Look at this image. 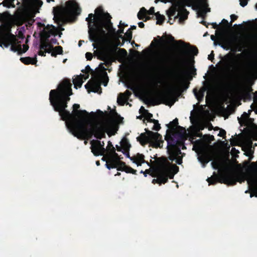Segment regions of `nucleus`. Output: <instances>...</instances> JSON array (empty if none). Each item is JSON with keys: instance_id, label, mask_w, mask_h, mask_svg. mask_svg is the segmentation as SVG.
Here are the masks:
<instances>
[{"instance_id": "f257e3e1", "label": "nucleus", "mask_w": 257, "mask_h": 257, "mask_svg": "<svg viewBox=\"0 0 257 257\" xmlns=\"http://www.w3.org/2000/svg\"><path fill=\"white\" fill-rule=\"evenodd\" d=\"M72 84L70 80L64 79L58 85L57 89L51 90L49 94L51 104L59 112L61 119L65 121L69 132L79 139L89 140L94 136L101 139L107 133L109 136L114 135L118 130L117 125L104 119L103 112L97 110L88 113L85 110H77L80 105L74 104L72 113L65 108L72 95Z\"/></svg>"}, {"instance_id": "f03ea898", "label": "nucleus", "mask_w": 257, "mask_h": 257, "mask_svg": "<svg viewBox=\"0 0 257 257\" xmlns=\"http://www.w3.org/2000/svg\"><path fill=\"white\" fill-rule=\"evenodd\" d=\"M95 15L94 17L93 14H90L86 19L88 22L89 38L93 42L92 46L94 49H99L98 57L104 61L106 65H109L113 60L117 47L111 44L102 46V41L108 36L106 31L110 36L123 39L122 34L125 25L120 22L119 29L116 32L112 27L111 17L108 13L105 14L101 8H97L95 10Z\"/></svg>"}, {"instance_id": "7ed1b4c3", "label": "nucleus", "mask_w": 257, "mask_h": 257, "mask_svg": "<svg viewBox=\"0 0 257 257\" xmlns=\"http://www.w3.org/2000/svg\"><path fill=\"white\" fill-rule=\"evenodd\" d=\"M26 21V17L23 14L19 13L12 16L8 12L0 14V22L3 27H0V46L8 48L10 50L17 52L19 55L26 52L29 48L26 44L22 45L24 38L17 37L11 33L12 25H22Z\"/></svg>"}, {"instance_id": "20e7f679", "label": "nucleus", "mask_w": 257, "mask_h": 257, "mask_svg": "<svg viewBox=\"0 0 257 257\" xmlns=\"http://www.w3.org/2000/svg\"><path fill=\"white\" fill-rule=\"evenodd\" d=\"M212 167L218 170V174L214 172L213 175L207 179L209 185H213L217 182L228 185H234L236 182L242 183L247 181L249 188L256 193L257 197V171H253L236 177L233 172L227 167H222V163L219 160L211 163Z\"/></svg>"}, {"instance_id": "39448f33", "label": "nucleus", "mask_w": 257, "mask_h": 257, "mask_svg": "<svg viewBox=\"0 0 257 257\" xmlns=\"http://www.w3.org/2000/svg\"><path fill=\"white\" fill-rule=\"evenodd\" d=\"M91 152L95 156L102 155V160L106 161L105 166L108 169L116 168L118 171L135 174L136 170L127 166L121 161L120 157L116 152L115 148L110 141H108L105 148L103 142L92 140L90 142Z\"/></svg>"}, {"instance_id": "423d86ee", "label": "nucleus", "mask_w": 257, "mask_h": 257, "mask_svg": "<svg viewBox=\"0 0 257 257\" xmlns=\"http://www.w3.org/2000/svg\"><path fill=\"white\" fill-rule=\"evenodd\" d=\"M37 32L41 37V44L38 53L39 55L44 56L46 52H51L52 56L62 54V48L61 46L53 47L52 44H56L57 40L55 38L58 34V30L53 25H47L46 26L42 22H36Z\"/></svg>"}, {"instance_id": "0eeeda50", "label": "nucleus", "mask_w": 257, "mask_h": 257, "mask_svg": "<svg viewBox=\"0 0 257 257\" xmlns=\"http://www.w3.org/2000/svg\"><path fill=\"white\" fill-rule=\"evenodd\" d=\"M187 137L186 130L180 126L175 133L166 135L165 140L168 144L167 152L169 159L172 162H175L178 165L182 163V158L185 154L181 152V148H185L184 144Z\"/></svg>"}, {"instance_id": "6e6552de", "label": "nucleus", "mask_w": 257, "mask_h": 257, "mask_svg": "<svg viewBox=\"0 0 257 257\" xmlns=\"http://www.w3.org/2000/svg\"><path fill=\"white\" fill-rule=\"evenodd\" d=\"M179 171V167L171 163L166 158H163L159 163L156 169L157 179H153L152 183H165L168 178L173 179L175 174Z\"/></svg>"}, {"instance_id": "1a4fd4ad", "label": "nucleus", "mask_w": 257, "mask_h": 257, "mask_svg": "<svg viewBox=\"0 0 257 257\" xmlns=\"http://www.w3.org/2000/svg\"><path fill=\"white\" fill-rule=\"evenodd\" d=\"M211 39L214 41L215 45L218 44L223 49L230 50L233 53L241 52L243 49L242 41L237 35L220 34L217 36V42L213 35L211 36Z\"/></svg>"}, {"instance_id": "9d476101", "label": "nucleus", "mask_w": 257, "mask_h": 257, "mask_svg": "<svg viewBox=\"0 0 257 257\" xmlns=\"http://www.w3.org/2000/svg\"><path fill=\"white\" fill-rule=\"evenodd\" d=\"M131 148V145L128 140L124 138L120 142V145H116V149L117 151H121L128 158H129L137 166H141L143 164L146 163L150 167L149 163L145 160L144 155L137 153L136 155L130 157L128 151Z\"/></svg>"}, {"instance_id": "9b49d317", "label": "nucleus", "mask_w": 257, "mask_h": 257, "mask_svg": "<svg viewBox=\"0 0 257 257\" xmlns=\"http://www.w3.org/2000/svg\"><path fill=\"white\" fill-rule=\"evenodd\" d=\"M181 2H174L172 6L167 11V15L169 18L168 22L170 24L173 23L174 21H171V17L174 16V19L179 18L180 23H182L187 18L188 12L183 9Z\"/></svg>"}, {"instance_id": "f8f14e48", "label": "nucleus", "mask_w": 257, "mask_h": 257, "mask_svg": "<svg viewBox=\"0 0 257 257\" xmlns=\"http://www.w3.org/2000/svg\"><path fill=\"white\" fill-rule=\"evenodd\" d=\"M162 136L158 133H154L150 131H147L145 133H142L137 138L138 141L142 145L149 144L150 146L158 148L162 147L163 141Z\"/></svg>"}, {"instance_id": "ddd939ff", "label": "nucleus", "mask_w": 257, "mask_h": 257, "mask_svg": "<svg viewBox=\"0 0 257 257\" xmlns=\"http://www.w3.org/2000/svg\"><path fill=\"white\" fill-rule=\"evenodd\" d=\"M103 80V85L105 86L108 82V77L105 73L93 74L92 78L85 85L88 93L90 92L101 93L100 84Z\"/></svg>"}, {"instance_id": "4468645a", "label": "nucleus", "mask_w": 257, "mask_h": 257, "mask_svg": "<svg viewBox=\"0 0 257 257\" xmlns=\"http://www.w3.org/2000/svg\"><path fill=\"white\" fill-rule=\"evenodd\" d=\"M176 43L180 48V52L177 58L179 63L183 64L189 57L197 55L198 50L196 47L191 46L181 40L177 41Z\"/></svg>"}, {"instance_id": "2eb2a0df", "label": "nucleus", "mask_w": 257, "mask_h": 257, "mask_svg": "<svg viewBox=\"0 0 257 257\" xmlns=\"http://www.w3.org/2000/svg\"><path fill=\"white\" fill-rule=\"evenodd\" d=\"M61 14H54V21L59 24L63 21L64 18H69L75 15H79L80 13V9L78 5L72 1H68L66 3L65 7L63 8Z\"/></svg>"}, {"instance_id": "dca6fc26", "label": "nucleus", "mask_w": 257, "mask_h": 257, "mask_svg": "<svg viewBox=\"0 0 257 257\" xmlns=\"http://www.w3.org/2000/svg\"><path fill=\"white\" fill-rule=\"evenodd\" d=\"M177 2H181L183 9L186 6H192V8L197 11L198 17L204 18L206 14L210 11L208 8V5L207 0H178Z\"/></svg>"}, {"instance_id": "f3484780", "label": "nucleus", "mask_w": 257, "mask_h": 257, "mask_svg": "<svg viewBox=\"0 0 257 257\" xmlns=\"http://www.w3.org/2000/svg\"><path fill=\"white\" fill-rule=\"evenodd\" d=\"M193 150L197 154L198 161L202 164V167H205L211 160V153L207 146L203 143L199 142L193 146Z\"/></svg>"}, {"instance_id": "a211bd4d", "label": "nucleus", "mask_w": 257, "mask_h": 257, "mask_svg": "<svg viewBox=\"0 0 257 257\" xmlns=\"http://www.w3.org/2000/svg\"><path fill=\"white\" fill-rule=\"evenodd\" d=\"M220 62L222 63L223 69L227 72L239 73L240 71L238 67L234 65V59L230 54L225 55Z\"/></svg>"}, {"instance_id": "6ab92c4d", "label": "nucleus", "mask_w": 257, "mask_h": 257, "mask_svg": "<svg viewBox=\"0 0 257 257\" xmlns=\"http://www.w3.org/2000/svg\"><path fill=\"white\" fill-rule=\"evenodd\" d=\"M252 140L257 141L256 134H252L250 138L245 142V147L246 150L245 152L246 155L248 156L252 155L253 153V151L252 150Z\"/></svg>"}, {"instance_id": "aec40b11", "label": "nucleus", "mask_w": 257, "mask_h": 257, "mask_svg": "<svg viewBox=\"0 0 257 257\" xmlns=\"http://www.w3.org/2000/svg\"><path fill=\"white\" fill-rule=\"evenodd\" d=\"M155 14L154 7H151L148 11L145 8H142L138 14V17L140 20H143L145 18L146 21L150 19L149 15H155Z\"/></svg>"}, {"instance_id": "412c9836", "label": "nucleus", "mask_w": 257, "mask_h": 257, "mask_svg": "<svg viewBox=\"0 0 257 257\" xmlns=\"http://www.w3.org/2000/svg\"><path fill=\"white\" fill-rule=\"evenodd\" d=\"M83 74L76 76L73 80L74 87L76 88L77 86L80 87L83 82L89 77V74L87 72H83Z\"/></svg>"}, {"instance_id": "4be33fe9", "label": "nucleus", "mask_w": 257, "mask_h": 257, "mask_svg": "<svg viewBox=\"0 0 257 257\" xmlns=\"http://www.w3.org/2000/svg\"><path fill=\"white\" fill-rule=\"evenodd\" d=\"M210 86L208 84H205L198 91H197L196 89H194V93L196 98L197 99L198 101H200L202 100L205 92L207 90V93H209V89Z\"/></svg>"}, {"instance_id": "5701e85b", "label": "nucleus", "mask_w": 257, "mask_h": 257, "mask_svg": "<svg viewBox=\"0 0 257 257\" xmlns=\"http://www.w3.org/2000/svg\"><path fill=\"white\" fill-rule=\"evenodd\" d=\"M20 61L24 64L26 65L28 64H32V65H36L37 60V55L35 54V56L33 58L30 57H21L20 58Z\"/></svg>"}, {"instance_id": "b1692460", "label": "nucleus", "mask_w": 257, "mask_h": 257, "mask_svg": "<svg viewBox=\"0 0 257 257\" xmlns=\"http://www.w3.org/2000/svg\"><path fill=\"white\" fill-rule=\"evenodd\" d=\"M185 82L184 78L180 77L177 80L174 84V87L176 89H180L185 85Z\"/></svg>"}, {"instance_id": "393cba45", "label": "nucleus", "mask_w": 257, "mask_h": 257, "mask_svg": "<svg viewBox=\"0 0 257 257\" xmlns=\"http://www.w3.org/2000/svg\"><path fill=\"white\" fill-rule=\"evenodd\" d=\"M126 100L127 99L126 98L125 96L123 95V94L121 93L118 96L117 102L118 104L123 105L125 103Z\"/></svg>"}, {"instance_id": "a878e982", "label": "nucleus", "mask_w": 257, "mask_h": 257, "mask_svg": "<svg viewBox=\"0 0 257 257\" xmlns=\"http://www.w3.org/2000/svg\"><path fill=\"white\" fill-rule=\"evenodd\" d=\"M155 16L156 17V19L157 20V24L159 25L162 24L163 23L165 19L164 16L163 15H161L159 13H156L155 14Z\"/></svg>"}, {"instance_id": "bb28decb", "label": "nucleus", "mask_w": 257, "mask_h": 257, "mask_svg": "<svg viewBox=\"0 0 257 257\" xmlns=\"http://www.w3.org/2000/svg\"><path fill=\"white\" fill-rule=\"evenodd\" d=\"M249 117V114L246 112H244L241 116V117L239 118L238 117V119L240 123H245L247 121V119Z\"/></svg>"}, {"instance_id": "cd10ccee", "label": "nucleus", "mask_w": 257, "mask_h": 257, "mask_svg": "<svg viewBox=\"0 0 257 257\" xmlns=\"http://www.w3.org/2000/svg\"><path fill=\"white\" fill-rule=\"evenodd\" d=\"M42 5V2L40 0H33L31 3V7L38 8Z\"/></svg>"}, {"instance_id": "c85d7f7f", "label": "nucleus", "mask_w": 257, "mask_h": 257, "mask_svg": "<svg viewBox=\"0 0 257 257\" xmlns=\"http://www.w3.org/2000/svg\"><path fill=\"white\" fill-rule=\"evenodd\" d=\"M4 6L7 8L14 7V4H13V0H5L3 2Z\"/></svg>"}, {"instance_id": "c756f323", "label": "nucleus", "mask_w": 257, "mask_h": 257, "mask_svg": "<svg viewBox=\"0 0 257 257\" xmlns=\"http://www.w3.org/2000/svg\"><path fill=\"white\" fill-rule=\"evenodd\" d=\"M124 38L127 41H130L132 38V33L130 30H128L124 34Z\"/></svg>"}, {"instance_id": "7c9ffc66", "label": "nucleus", "mask_w": 257, "mask_h": 257, "mask_svg": "<svg viewBox=\"0 0 257 257\" xmlns=\"http://www.w3.org/2000/svg\"><path fill=\"white\" fill-rule=\"evenodd\" d=\"M152 122L154 123L153 127V130L155 131H158L160 128V126L158 123V121L155 119H153Z\"/></svg>"}, {"instance_id": "2f4dec72", "label": "nucleus", "mask_w": 257, "mask_h": 257, "mask_svg": "<svg viewBox=\"0 0 257 257\" xmlns=\"http://www.w3.org/2000/svg\"><path fill=\"white\" fill-rule=\"evenodd\" d=\"M178 123V119L175 118L173 121L170 122V123L167 125L168 127L173 128L175 126L177 125Z\"/></svg>"}, {"instance_id": "473e14b6", "label": "nucleus", "mask_w": 257, "mask_h": 257, "mask_svg": "<svg viewBox=\"0 0 257 257\" xmlns=\"http://www.w3.org/2000/svg\"><path fill=\"white\" fill-rule=\"evenodd\" d=\"M145 115L146 119H148L150 121H153V119H152L151 118L153 116L152 114L148 112L147 110L146 112H145Z\"/></svg>"}, {"instance_id": "72a5a7b5", "label": "nucleus", "mask_w": 257, "mask_h": 257, "mask_svg": "<svg viewBox=\"0 0 257 257\" xmlns=\"http://www.w3.org/2000/svg\"><path fill=\"white\" fill-rule=\"evenodd\" d=\"M248 1V0H239L240 6L243 7H245L247 4Z\"/></svg>"}, {"instance_id": "f704fd0d", "label": "nucleus", "mask_w": 257, "mask_h": 257, "mask_svg": "<svg viewBox=\"0 0 257 257\" xmlns=\"http://www.w3.org/2000/svg\"><path fill=\"white\" fill-rule=\"evenodd\" d=\"M85 57L88 60H90L92 58V54L90 52H87L85 54Z\"/></svg>"}, {"instance_id": "c9c22d12", "label": "nucleus", "mask_w": 257, "mask_h": 257, "mask_svg": "<svg viewBox=\"0 0 257 257\" xmlns=\"http://www.w3.org/2000/svg\"><path fill=\"white\" fill-rule=\"evenodd\" d=\"M237 18V16L235 15H231L230 16V19H231V22H230V25H232V22L236 20Z\"/></svg>"}, {"instance_id": "e433bc0d", "label": "nucleus", "mask_w": 257, "mask_h": 257, "mask_svg": "<svg viewBox=\"0 0 257 257\" xmlns=\"http://www.w3.org/2000/svg\"><path fill=\"white\" fill-rule=\"evenodd\" d=\"M131 94L132 93L130 91L126 90L123 95L125 96L126 98L127 99L128 98V97H130V96L131 95Z\"/></svg>"}, {"instance_id": "4c0bfd02", "label": "nucleus", "mask_w": 257, "mask_h": 257, "mask_svg": "<svg viewBox=\"0 0 257 257\" xmlns=\"http://www.w3.org/2000/svg\"><path fill=\"white\" fill-rule=\"evenodd\" d=\"M225 135V131L224 130H221L219 132V135L221 137H223Z\"/></svg>"}, {"instance_id": "58836bf2", "label": "nucleus", "mask_w": 257, "mask_h": 257, "mask_svg": "<svg viewBox=\"0 0 257 257\" xmlns=\"http://www.w3.org/2000/svg\"><path fill=\"white\" fill-rule=\"evenodd\" d=\"M213 57L214 55L212 53L211 54L208 55V59L210 60H212V59L213 58Z\"/></svg>"}, {"instance_id": "ea45409f", "label": "nucleus", "mask_w": 257, "mask_h": 257, "mask_svg": "<svg viewBox=\"0 0 257 257\" xmlns=\"http://www.w3.org/2000/svg\"><path fill=\"white\" fill-rule=\"evenodd\" d=\"M139 27L142 28L144 27V24L143 22H139L138 23Z\"/></svg>"}, {"instance_id": "a19ab883", "label": "nucleus", "mask_w": 257, "mask_h": 257, "mask_svg": "<svg viewBox=\"0 0 257 257\" xmlns=\"http://www.w3.org/2000/svg\"><path fill=\"white\" fill-rule=\"evenodd\" d=\"M222 23L225 25H227L228 24V22L227 20H225V19H223L222 21Z\"/></svg>"}, {"instance_id": "79ce46f5", "label": "nucleus", "mask_w": 257, "mask_h": 257, "mask_svg": "<svg viewBox=\"0 0 257 257\" xmlns=\"http://www.w3.org/2000/svg\"><path fill=\"white\" fill-rule=\"evenodd\" d=\"M249 189H250V190L251 191H252V192L255 194L254 195H253L252 193H250V197H253V196H255V197H256V196H255V195H256V193H255V192H254L253 191H252V190L250 188H249Z\"/></svg>"}, {"instance_id": "37998d69", "label": "nucleus", "mask_w": 257, "mask_h": 257, "mask_svg": "<svg viewBox=\"0 0 257 257\" xmlns=\"http://www.w3.org/2000/svg\"><path fill=\"white\" fill-rule=\"evenodd\" d=\"M147 171V170H146L145 171H143V170H142L140 173L144 174L145 176L146 177L147 176V174H146Z\"/></svg>"}, {"instance_id": "c03bdc74", "label": "nucleus", "mask_w": 257, "mask_h": 257, "mask_svg": "<svg viewBox=\"0 0 257 257\" xmlns=\"http://www.w3.org/2000/svg\"><path fill=\"white\" fill-rule=\"evenodd\" d=\"M212 25H213V28H214V29L217 28V27H218L217 24H216V23L212 24Z\"/></svg>"}, {"instance_id": "a18cd8bd", "label": "nucleus", "mask_w": 257, "mask_h": 257, "mask_svg": "<svg viewBox=\"0 0 257 257\" xmlns=\"http://www.w3.org/2000/svg\"><path fill=\"white\" fill-rule=\"evenodd\" d=\"M169 40L171 41H173L174 40V38L172 37V36H170L169 38Z\"/></svg>"}, {"instance_id": "49530a36", "label": "nucleus", "mask_w": 257, "mask_h": 257, "mask_svg": "<svg viewBox=\"0 0 257 257\" xmlns=\"http://www.w3.org/2000/svg\"><path fill=\"white\" fill-rule=\"evenodd\" d=\"M136 29V26H131V28L129 29V30H134V29Z\"/></svg>"}, {"instance_id": "de8ad7c7", "label": "nucleus", "mask_w": 257, "mask_h": 257, "mask_svg": "<svg viewBox=\"0 0 257 257\" xmlns=\"http://www.w3.org/2000/svg\"><path fill=\"white\" fill-rule=\"evenodd\" d=\"M144 110L145 112L146 111V110L145 109L143 106H142L140 109V111Z\"/></svg>"}, {"instance_id": "09e8293b", "label": "nucleus", "mask_w": 257, "mask_h": 257, "mask_svg": "<svg viewBox=\"0 0 257 257\" xmlns=\"http://www.w3.org/2000/svg\"><path fill=\"white\" fill-rule=\"evenodd\" d=\"M96 165L97 166H99L100 165V163H99V161H97L96 162Z\"/></svg>"}, {"instance_id": "8fccbe9b", "label": "nucleus", "mask_w": 257, "mask_h": 257, "mask_svg": "<svg viewBox=\"0 0 257 257\" xmlns=\"http://www.w3.org/2000/svg\"><path fill=\"white\" fill-rule=\"evenodd\" d=\"M249 192V190H246L245 191V193H248Z\"/></svg>"}, {"instance_id": "3c124183", "label": "nucleus", "mask_w": 257, "mask_h": 257, "mask_svg": "<svg viewBox=\"0 0 257 257\" xmlns=\"http://www.w3.org/2000/svg\"><path fill=\"white\" fill-rule=\"evenodd\" d=\"M120 173H117L115 175V176H116V175H120Z\"/></svg>"}, {"instance_id": "603ef678", "label": "nucleus", "mask_w": 257, "mask_h": 257, "mask_svg": "<svg viewBox=\"0 0 257 257\" xmlns=\"http://www.w3.org/2000/svg\"><path fill=\"white\" fill-rule=\"evenodd\" d=\"M62 34L61 33H60V34H59V37H61V35Z\"/></svg>"}, {"instance_id": "864d4df0", "label": "nucleus", "mask_w": 257, "mask_h": 257, "mask_svg": "<svg viewBox=\"0 0 257 257\" xmlns=\"http://www.w3.org/2000/svg\"><path fill=\"white\" fill-rule=\"evenodd\" d=\"M84 143H85V144H87V141H85Z\"/></svg>"}, {"instance_id": "5fc2aeb1", "label": "nucleus", "mask_w": 257, "mask_h": 257, "mask_svg": "<svg viewBox=\"0 0 257 257\" xmlns=\"http://www.w3.org/2000/svg\"><path fill=\"white\" fill-rule=\"evenodd\" d=\"M80 42H81L80 41V42H79V46H80V45H81Z\"/></svg>"}, {"instance_id": "6e6d98bb", "label": "nucleus", "mask_w": 257, "mask_h": 257, "mask_svg": "<svg viewBox=\"0 0 257 257\" xmlns=\"http://www.w3.org/2000/svg\"><path fill=\"white\" fill-rule=\"evenodd\" d=\"M255 8L257 9V4L255 5Z\"/></svg>"}, {"instance_id": "4d7b16f0", "label": "nucleus", "mask_w": 257, "mask_h": 257, "mask_svg": "<svg viewBox=\"0 0 257 257\" xmlns=\"http://www.w3.org/2000/svg\"><path fill=\"white\" fill-rule=\"evenodd\" d=\"M66 59L64 60H63V62H66Z\"/></svg>"}, {"instance_id": "13d9d810", "label": "nucleus", "mask_w": 257, "mask_h": 257, "mask_svg": "<svg viewBox=\"0 0 257 257\" xmlns=\"http://www.w3.org/2000/svg\"><path fill=\"white\" fill-rule=\"evenodd\" d=\"M122 50L125 51V52L126 53V52L124 50V49H122Z\"/></svg>"}]
</instances>
